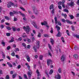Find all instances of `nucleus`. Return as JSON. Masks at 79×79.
I'll use <instances>...</instances> for the list:
<instances>
[{
  "mask_svg": "<svg viewBox=\"0 0 79 79\" xmlns=\"http://www.w3.org/2000/svg\"><path fill=\"white\" fill-rule=\"evenodd\" d=\"M27 68H28V70L29 71L28 72L27 74L28 75L29 79H31V75L32 74V71H31V69H30V66L29 65H27Z\"/></svg>",
  "mask_w": 79,
  "mask_h": 79,
  "instance_id": "f257e3e1",
  "label": "nucleus"
},
{
  "mask_svg": "<svg viewBox=\"0 0 79 79\" xmlns=\"http://www.w3.org/2000/svg\"><path fill=\"white\" fill-rule=\"evenodd\" d=\"M23 29L25 30V31H26L27 34H29V31H30V27L29 26H27L26 27L24 26L23 27Z\"/></svg>",
  "mask_w": 79,
  "mask_h": 79,
  "instance_id": "f03ea898",
  "label": "nucleus"
},
{
  "mask_svg": "<svg viewBox=\"0 0 79 79\" xmlns=\"http://www.w3.org/2000/svg\"><path fill=\"white\" fill-rule=\"evenodd\" d=\"M58 5H62V6L63 8H65V4H64V2H62L61 1H59L58 2Z\"/></svg>",
  "mask_w": 79,
  "mask_h": 79,
  "instance_id": "7ed1b4c3",
  "label": "nucleus"
},
{
  "mask_svg": "<svg viewBox=\"0 0 79 79\" xmlns=\"http://www.w3.org/2000/svg\"><path fill=\"white\" fill-rule=\"evenodd\" d=\"M54 20L55 21V23L56 24L58 23V25L59 26H61V23L59 21L58 22L57 21V17H55L54 18Z\"/></svg>",
  "mask_w": 79,
  "mask_h": 79,
  "instance_id": "20e7f679",
  "label": "nucleus"
},
{
  "mask_svg": "<svg viewBox=\"0 0 79 79\" xmlns=\"http://www.w3.org/2000/svg\"><path fill=\"white\" fill-rule=\"evenodd\" d=\"M13 5H14V3L12 2H10L8 3L7 8H10V7H11V6H13Z\"/></svg>",
  "mask_w": 79,
  "mask_h": 79,
  "instance_id": "39448f33",
  "label": "nucleus"
},
{
  "mask_svg": "<svg viewBox=\"0 0 79 79\" xmlns=\"http://www.w3.org/2000/svg\"><path fill=\"white\" fill-rule=\"evenodd\" d=\"M52 61L50 60H47V64L48 66H49L50 64H52Z\"/></svg>",
  "mask_w": 79,
  "mask_h": 79,
  "instance_id": "423d86ee",
  "label": "nucleus"
},
{
  "mask_svg": "<svg viewBox=\"0 0 79 79\" xmlns=\"http://www.w3.org/2000/svg\"><path fill=\"white\" fill-rule=\"evenodd\" d=\"M33 8L34 13L35 14V15H37V13H38V11L35 8V7H33Z\"/></svg>",
  "mask_w": 79,
  "mask_h": 79,
  "instance_id": "0eeeda50",
  "label": "nucleus"
},
{
  "mask_svg": "<svg viewBox=\"0 0 79 79\" xmlns=\"http://www.w3.org/2000/svg\"><path fill=\"white\" fill-rule=\"evenodd\" d=\"M36 45L37 48L39 49V47H40V42L39 41H36Z\"/></svg>",
  "mask_w": 79,
  "mask_h": 79,
  "instance_id": "6e6552de",
  "label": "nucleus"
},
{
  "mask_svg": "<svg viewBox=\"0 0 79 79\" xmlns=\"http://www.w3.org/2000/svg\"><path fill=\"white\" fill-rule=\"evenodd\" d=\"M41 24L42 26H46V25H48V23L47 22L44 21V23L42 22L41 23Z\"/></svg>",
  "mask_w": 79,
  "mask_h": 79,
  "instance_id": "1a4fd4ad",
  "label": "nucleus"
},
{
  "mask_svg": "<svg viewBox=\"0 0 79 79\" xmlns=\"http://www.w3.org/2000/svg\"><path fill=\"white\" fill-rule=\"evenodd\" d=\"M58 33L56 35V36L57 37H61V33L60 32V31H58Z\"/></svg>",
  "mask_w": 79,
  "mask_h": 79,
  "instance_id": "9d476101",
  "label": "nucleus"
},
{
  "mask_svg": "<svg viewBox=\"0 0 79 79\" xmlns=\"http://www.w3.org/2000/svg\"><path fill=\"white\" fill-rule=\"evenodd\" d=\"M74 3L73 2H71L70 3H69V6H74Z\"/></svg>",
  "mask_w": 79,
  "mask_h": 79,
  "instance_id": "9b49d317",
  "label": "nucleus"
},
{
  "mask_svg": "<svg viewBox=\"0 0 79 79\" xmlns=\"http://www.w3.org/2000/svg\"><path fill=\"white\" fill-rule=\"evenodd\" d=\"M73 57L75 58L76 59H78L79 58V56H78L77 54H75L73 55Z\"/></svg>",
  "mask_w": 79,
  "mask_h": 79,
  "instance_id": "f8f14e48",
  "label": "nucleus"
},
{
  "mask_svg": "<svg viewBox=\"0 0 79 79\" xmlns=\"http://www.w3.org/2000/svg\"><path fill=\"white\" fill-rule=\"evenodd\" d=\"M55 78H57V79H61V76L60 75V74H57V77H56V75L55 76Z\"/></svg>",
  "mask_w": 79,
  "mask_h": 79,
  "instance_id": "ddd939ff",
  "label": "nucleus"
},
{
  "mask_svg": "<svg viewBox=\"0 0 79 79\" xmlns=\"http://www.w3.org/2000/svg\"><path fill=\"white\" fill-rule=\"evenodd\" d=\"M19 13H20V15H21V16H23V18H25L26 17V16H25V15H24V14L21 13V11H19Z\"/></svg>",
  "mask_w": 79,
  "mask_h": 79,
  "instance_id": "4468645a",
  "label": "nucleus"
},
{
  "mask_svg": "<svg viewBox=\"0 0 79 79\" xmlns=\"http://www.w3.org/2000/svg\"><path fill=\"white\" fill-rule=\"evenodd\" d=\"M7 64L8 65L9 67H10V68H12L13 67V65L10 63L7 62Z\"/></svg>",
  "mask_w": 79,
  "mask_h": 79,
  "instance_id": "2eb2a0df",
  "label": "nucleus"
},
{
  "mask_svg": "<svg viewBox=\"0 0 79 79\" xmlns=\"http://www.w3.org/2000/svg\"><path fill=\"white\" fill-rule=\"evenodd\" d=\"M32 24L35 27V28H37V25H36V24H35V23L34 22H32Z\"/></svg>",
  "mask_w": 79,
  "mask_h": 79,
  "instance_id": "dca6fc26",
  "label": "nucleus"
},
{
  "mask_svg": "<svg viewBox=\"0 0 79 79\" xmlns=\"http://www.w3.org/2000/svg\"><path fill=\"white\" fill-rule=\"evenodd\" d=\"M75 50H79V47L77 45H75L74 47Z\"/></svg>",
  "mask_w": 79,
  "mask_h": 79,
  "instance_id": "f3484780",
  "label": "nucleus"
},
{
  "mask_svg": "<svg viewBox=\"0 0 79 79\" xmlns=\"http://www.w3.org/2000/svg\"><path fill=\"white\" fill-rule=\"evenodd\" d=\"M53 70L52 69H51L49 72V74H50V75H51V74H53Z\"/></svg>",
  "mask_w": 79,
  "mask_h": 79,
  "instance_id": "a211bd4d",
  "label": "nucleus"
},
{
  "mask_svg": "<svg viewBox=\"0 0 79 79\" xmlns=\"http://www.w3.org/2000/svg\"><path fill=\"white\" fill-rule=\"evenodd\" d=\"M56 28H57V32L60 31V27L59 26H56Z\"/></svg>",
  "mask_w": 79,
  "mask_h": 79,
  "instance_id": "6ab92c4d",
  "label": "nucleus"
},
{
  "mask_svg": "<svg viewBox=\"0 0 79 79\" xmlns=\"http://www.w3.org/2000/svg\"><path fill=\"white\" fill-rule=\"evenodd\" d=\"M73 36L74 37H76L77 38V39H79V35H75L74 34L73 35Z\"/></svg>",
  "mask_w": 79,
  "mask_h": 79,
  "instance_id": "aec40b11",
  "label": "nucleus"
},
{
  "mask_svg": "<svg viewBox=\"0 0 79 79\" xmlns=\"http://www.w3.org/2000/svg\"><path fill=\"white\" fill-rule=\"evenodd\" d=\"M16 76H17V73H15V74H13L12 75L13 79H15V78L16 77Z\"/></svg>",
  "mask_w": 79,
  "mask_h": 79,
  "instance_id": "412c9836",
  "label": "nucleus"
},
{
  "mask_svg": "<svg viewBox=\"0 0 79 79\" xmlns=\"http://www.w3.org/2000/svg\"><path fill=\"white\" fill-rule=\"evenodd\" d=\"M2 58L3 59H5V54L3 52H2Z\"/></svg>",
  "mask_w": 79,
  "mask_h": 79,
  "instance_id": "4be33fe9",
  "label": "nucleus"
},
{
  "mask_svg": "<svg viewBox=\"0 0 79 79\" xmlns=\"http://www.w3.org/2000/svg\"><path fill=\"white\" fill-rule=\"evenodd\" d=\"M53 4H52L50 6L49 9L50 10H52V9H53Z\"/></svg>",
  "mask_w": 79,
  "mask_h": 79,
  "instance_id": "5701e85b",
  "label": "nucleus"
},
{
  "mask_svg": "<svg viewBox=\"0 0 79 79\" xmlns=\"http://www.w3.org/2000/svg\"><path fill=\"white\" fill-rule=\"evenodd\" d=\"M6 29L8 31H10V30H11V28L9 26H6Z\"/></svg>",
  "mask_w": 79,
  "mask_h": 79,
  "instance_id": "b1692460",
  "label": "nucleus"
},
{
  "mask_svg": "<svg viewBox=\"0 0 79 79\" xmlns=\"http://www.w3.org/2000/svg\"><path fill=\"white\" fill-rule=\"evenodd\" d=\"M50 42L52 45H53V43L54 42V40H53V39L51 38Z\"/></svg>",
  "mask_w": 79,
  "mask_h": 79,
  "instance_id": "393cba45",
  "label": "nucleus"
},
{
  "mask_svg": "<svg viewBox=\"0 0 79 79\" xmlns=\"http://www.w3.org/2000/svg\"><path fill=\"white\" fill-rule=\"evenodd\" d=\"M4 17L5 19L8 20H10V18L8 16H5Z\"/></svg>",
  "mask_w": 79,
  "mask_h": 79,
  "instance_id": "a878e982",
  "label": "nucleus"
},
{
  "mask_svg": "<svg viewBox=\"0 0 79 79\" xmlns=\"http://www.w3.org/2000/svg\"><path fill=\"white\" fill-rule=\"evenodd\" d=\"M33 50H34L35 52H37V49L35 48V46H34L33 48Z\"/></svg>",
  "mask_w": 79,
  "mask_h": 79,
  "instance_id": "bb28decb",
  "label": "nucleus"
},
{
  "mask_svg": "<svg viewBox=\"0 0 79 79\" xmlns=\"http://www.w3.org/2000/svg\"><path fill=\"white\" fill-rule=\"evenodd\" d=\"M69 16L70 17V19H73L74 18V16H73V15H69Z\"/></svg>",
  "mask_w": 79,
  "mask_h": 79,
  "instance_id": "cd10ccee",
  "label": "nucleus"
},
{
  "mask_svg": "<svg viewBox=\"0 0 79 79\" xmlns=\"http://www.w3.org/2000/svg\"><path fill=\"white\" fill-rule=\"evenodd\" d=\"M12 29H13V31H14V32H15V31H16V28L14 27H12Z\"/></svg>",
  "mask_w": 79,
  "mask_h": 79,
  "instance_id": "c85d7f7f",
  "label": "nucleus"
},
{
  "mask_svg": "<svg viewBox=\"0 0 79 79\" xmlns=\"http://www.w3.org/2000/svg\"><path fill=\"white\" fill-rule=\"evenodd\" d=\"M14 51L15 52H17V51H19V48H15Z\"/></svg>",
  "mask_w": 79,
  "mask_h": 79,
  "instance_id": "c756f323",
  "label": "nucleus"
},
{
  "mask_svg": "<svg viewBox=\"0 0 79 79\" xmlns=\"http://www.w3.org/2000/svg\"><path fill=\"white\" fill-rule=\"evenodd\" d=\"M65 58L64 55H63L61 57L60 60H64Z\"/></svg>",
  "mask_w": 79,
  "mask_h": 79,
  "instance_id": "7c9ffc66",
  "label": "nucleus"
},
{
  "mask_svg": "<svg viewBox=\"0 0 79 79\" xmlns=\"http://www.w3.org/2000/svg\"><path fill=\"white\" fill-rule=\"evenodd\" d=\"M22 45L23 46V47H24L25 48H26V44L24 43H22Z\"/></svg>",
  "mask_w": 79,
  "mask_h": 79,
  "instance_id": "2f4dec72",
  "label": "nucleus"
},
{
  "mask_svg": "<svg viewBox=\"0 0 79 79\" xmlns=\"http://www.w3.org/2000/svg\"><path fill=\"white\" fill-rule=\"evenodd\" d=\"M71 28H72V31H75V29H74V27L73 26H71Z\"/></svg>",
  "mask_w": 79,
  "mask_h": 79,
  "instance_id": "473e14b6",
  "label": "nucleus"
},
{
  "mask_svg": "<svg viewBox=\"0 0 79 79\" xmlns=\"http://www.w3.org/2000/svg\"><path fill=\"white\" fill-rule=\"evenodd\" d=\"M63 11H64V12H66L67 13H69V10L66 9H64L63 10Z\"/></svg>",
  "mask_w": 79,
  "mask_h": 79,
  "instance_id": "72a5a7b5",
  "label": "nucleus"
},
{
  "mask_svg": "<svg viewBox=\"0 0 79 79\" xmlns=\"http://www.w3.org/2000/svg\"><path fill=\"white\" fill-rule=\"evenodd\" d=\"M66 32H67V34L68 35H69V36H70V35L69 34V30H66Z\"/></svg>",
  "mask_w": 79,
  "mask_h": 79,
  "instance_id": "f704fd0d",
  "label": "nucleus"
},
{
  "mask_svg": "<svg viewBox=\"0 0 79 79\" xmlns=\"http://www.w3.org/2000/svg\"><path fill=\"white\" fill-rule=\"evenodd\" d=\"M11 55L12 56H15V52H13L11 53Z\"/></svg>",
  "mask_w": 79,
  "mask_h": 79,
  "instance_id": "c9c22d12",
  "label": "nucleus"
},
{
  "mask_svg": "<svg viewBox=\"0 0 79 79\" xmlns=\"http://www.w3.org/2000/svg\"><path fill=\"white\" fill-rule=\"evenodd\" d=\"M5 19H3L1 20V23H5Z\"/></svg>",
  "mask_w": 79,
  "mask_h": 79,
  "instance_id": "e433bc0d",
  "label": "nucleus"
},
{
  "mask_svg": "<svg viewBox=\"0 0 79 79\" xmlns=\"http://www.w3.org/2000/svg\"><path fill=\"white\" fill-rule=\"evenodd\" d=\"M6 79H10V76H9V75H6Z\"/></svg>",
  "mask_w": 79,
  "mask_h": 79,
  "instance_id": "4c0bfd02",
  "label": "nucleus"
},
{
  "mask_svg": "<svg viewBox=\"0 0 79 79\" xmlns=\"http://www.w3.org/2000/svg\"><path fill=\"white\" fill-rule=\"evenodd\" d=\"M61 21L62 23H66V20L64 19H61Z\"/></svg>",
  "mask_w": 79,
  "mask_h": 79,
  "instance_id": "58836bf2",
  "label": "nucleus"
},
{
  "mask_svg": "<svg viewBox=\"0 0 79 79\" xmlns=\"http://www.w3.org/2000/svg\"><path fill=\"white\" fill-rule=\"evenodd\" d=\"M14 41V40H13V38L11 39L9 41V43H11V42H13Z\"/></svg>",
  "mask_w": 79,
  "mask_h": 79,
  "instance_id": "ea45409f",
  "label": "nucleus"
},
{
  "mask_svg": "<svg viewBox=\"0 0 79 79\" xmlns=\"http://www.w3.org/2000/svg\"><path fill=\"white\" fill-rule=\"evenodd\" d=\"M42 58H43V56L40 55L39 56V59L40 60H42Z\"/></svg>",
  "mask_w": 79,
  "mask_h": 79,
  "instance_id": "a19ab883",
  "label": "nucleus"
},
{
  "mask_svg": "<svg viewBox=\"0 0 79 79\" xmlns=\"http://www.w3.org/2000/svg\"><path fill=\"white\" fill-rule=\"evenodd\" d=\"M20 9H21V10H22L23 11H26V10H25V9H24V8H23V7H20Z\"/></svg>",
  "mask_w": 79,
  "mask_h": 79,
  "instance_id": "79ce46f5",
  "label": "nucleus"
},
{
  "mask_svg": "<svg viewBox=\"0 0 79 79\" xmlns=\"http://www.w3.org/2000/svg\"><path fill=\"white\" fill-rule=\"evenodd\" d=\"M51 13L52 14H54V13H55V9H52V10L51 11Z\"/></svg>",
  "mask_w": 79,
  "mask_h": 79,
  "instance_id": "37998d69",
  "label": "nucleus"
},
{
  "mask_svg": "<svg viewBox=\"0 0 79 79\" xmlns=\"http://www.w3.org/2000/svg\"><path fill=\"white\" fill-rule=\"evenodd\" d=\"M17 40L18 41H21V40H22V38L21 37H20V38H19Z\"/></svg>",
  "mask_w": 79,
  "mask_h": 79,
  "instance_id": "c03bdc74",
  "label": "nucleus"
},
{
  "mask_svg": "<svg viewBox=\"0 0 79 79\" xmlns=\"http://www.w3.org/2000/svg\"><path fill=\"white\" fill-rule=\"evenodd\" d=\"M38 37H41V34L40 33H38Z\"/></svg>",
  "mask_w": 79,
  "mask_h": 79,
  "instance_id": "a18cd8bd",
  "label": "nucleus"
},
{
  "mask_svg": "<svg viewBox=\"0 0 79 79\" xmlns=\"http://www.w3.org/2000/svg\"><path fill=\"white\" fill-rule=\"evenodd\" d=\"M61 40L63 42H64V38H63V37L61 38Z\"/></svg>",
  "mask_w": 79,
  "mask_h": 79,
  "instance_id": "49530a36",
  "label": "nucleus"
},
{
  "mask_svg": "<svg viewBox=\"0 0 79 79\" xmlns=\"http://www.w3.org/2000/svg\"><path fill=\"white\" fill-rule=\"evenodd\" d=\"M58 71L59 73H61V68L59 69L58 70Z\"/></svg>",
  "mask_w": 79,
  "mask_h": 79,
  "instance_id": "de8ad7c7",
  "label": "nucleus"
},
{
  "mask_svg": "<svg viewBox=\"0 0 79 79\" xmlns=\"http://www.w3.org/2000/svg\"><path fill=\"white\" fill-rule=\"evenodd\" d=\"M51 30L50 31V32L51 33V34H53V28H51Z\"/></svg>",
  "mask_w": 79,
  "mask_h": 79,
  "instance_id": "09e8293b",
  "label": "nucleus"
},
{
  "mask_svg": "<svg viewBox=\"0 0 79 79\" xmlns=\"http://www.w3.org/2000/svg\"><path fill=\"white\" fill-rule=\"evenodd\" d=\"M6 35L8 37L10 36V33H7L6 34Z\"/></svg>",
  "mask_w": 79,
  "mask_h": 79,
  "instance_id": "8fccbe9b",
  "label": "nucleus"
},
{
  "mask_svg": "<svg viewBox=\"0 0 79 79\" xmlns=\"http://www.w3.org/2000/svg\"><path fill=\"white\" fill-rule=\"evenodd\" d=\"M44 37H48L49 36H48L47 34H44Z\"/></svg>",
  "mask_w": 79,
  "mask_h": 79,
  "instance_id": "3c124183",
  "label": "nucleus"
},
{
  "mask_svg": "<svg viewBox=\"0 0 79 79\" xmlns=\"http://www.w3.org/2000/svg\"><path fill=\"white\" fill-rule=\"evenodd\" d=\"M10 16H13V15H14V14H13V13L12 12H10Z\"/></svg>",
  "mask_w": 79,
  "mask_h": 79,
  "instance_id": "603ef678",
  "label": "nucleus"
},
{
  "mask_svg": "<svg viewBox=\"0 0 79 79\" xmlns=\"http://www.w3.org/2000/svg\"><path fill=\"white\" fill-rule=\"evenodd\" d=\"M48 46L49 48H50V49H52V47L50 45V44H48Z\"/></svg>",
  "mask_w": 79,
  "mask_h": 79,
  "instance_id": "864d4df0",
  "label": "nucleus"
},
{
  "mask_svg": "<svg viewBox=\"0 0 79 79\" xmlns=\"http://www.w3.org/2000/svg\"><path fill=\"white\" fill-rule=\"evenodd\" d=\"M24 78H25V79H27V75H26V74H24Z\"/></svg>",
  "mask_w": 79,
  "mask_h": 79,
  "instance_id": "5fc2aeb1",
  "label": "nucleus"
},
{
  "mask_svg": "<svg viewBox=\"0 0 79 79\" xmlns=\"http://www.w3.org/2000/svg\"><path fill=\"white\" fill-rule=\"evenodd\" d=\"M58 8H59V9L60 10H61L62 7H61V6L60 5L58 6Z\"/></svg>",
  "mask_w": 79,
  "mask_h": 79,
  "instance_id": "6e6d98bb",
  "label": "nucleus"
},
{
  "mask_svg": "<svg viewBox=\"0 0 79 79\" xmlns=\"http://www.w3.org/2000/svg\"><path fill=\"white\" fill-rule=\"evenodd\" d=\"M0 27L1 28V29H3V28L4 27V26L3 25H0Z\"/></svg>",
  "mask_w": 79,
  "mask_h": 79,
  "instance_id": "4d7b16f0",
  "label": "nucleus"
},
{
  "mask_svg": "<svg viewBox=\"0 0 79 79\" xmlns=\"http://www.w3.org/2000/svg\"><path fill=\"white\" fill-rule=\"evenodd\" d=\"M48 55H50V56H52V54H51V53H50V52H48Z\"/></svg>",
  "mask_w": 79,
  "mask_h": 79,
  "instance_id": "13d9d810",
  "label": "nucleus"
},
{
  "mask_svg": "<svg viewBox=\"0 0 79 79\" xmlns=\"http://www.w3.org/2000/svg\"><path fill=\"white\" fill-rule=\"evenodd\" d=\"M17 20V18L15 17L14 18V21H16Z\"/></svg>",
  "mask_w": 79,
  "mask_h": 79,
  "instance_id": "bf43d9fd",
  "label": "nucleus"
},
{
  "mask_svg": "<svg viewBox=\"0 0 79 79\" xmlns=\"http://www.w3.org/2000/svg\"><path fill=\"white\" fill-rule=\"evenodd\" d=\"M27 60H30V57L28 56H26Z\"/></svg>",
  "mask_w": 79,
  "mask_h": 79,
  "instance_id": "052dcab7",
  "label": "nucleus"
},
{
  "mask_svg": "<svg viewBox=\"0 0 79 79\" xmlns=\"http://www.w3.org/2000/svg\"><path fill=\"white\" fill-rule=\"evenodd\" d=\"M5 24H6V26H9L10 25V23H5Z\"/></svg>",
  "mask_w": 79,
  "mask_h": 79,
  "instance_id": "680f3d73",
  "label": "nucleus"
},
{
  "mask_svg": "<svg viewBox=\"0 0 79 79\" xmlns=\"http://www.w3.org/2000/svg\"><path fill=\"white\" fill-rule=\"evenodd\" d=\"M11 48V47L10 46H8L7 47V50H10V48Z\"/></svg>",
  "mask_w": 79,
  "mask_h": 79,
  "instance_id": "e2e57ef3",
  "label": "nucleus"
},
{
  "mask_svg": "<svg viewBox=\"0 0 79 79\" xmlns=\"http://www.w3.org/2000/svg\"><path fill=\"white\" fill-rule=\"evenodd\" d=\"M15 56L17 58H18V59H19V56H18V55H15Z\"/></svg>",
  "mask_w": 79,
  "mask_h": 79,
  "instance_id": "0e129e2a",
  "label": "nucleus"
},
{
  "mask_svg": "<svg viewBox=\"0 0 79 79\" xmlns=\"http://www.w3.org/2000/svg\"><path fill=\"white\" fill-rule=\"evenodd\" d=\"M64 18H65V19L67 17V15H66V14H64Z\"/></svg>",
  "mask_w": 79,
  "mask_h": 79,
  "instance_id": "69168bd1",
  "label": "nucleus"
},
{
  "mask_svg": "<svg viewBox=\"0 0 79 79\" xmlns=\"http://www.w3.org/2000/svg\"><path fill=\"white\" fill-rule=\"evenodd\" d=\"M27 41L28 42H29V43H30V42H31V39H28Z\"/></svg>",
  "mask_w": 79,
  "mask_h": 79,
  "instance_id": "338daca9",
  "label": "nucleus"
},
{
  "mask_svg": "<svg viewBox=\"0 0 79 79\" xmlns=\"http://www.w3.org/2000/svg\"><path fill=\"white\" fill-rule=\"evenodd\" d=\"M31 17L32 19H35V16L34 15H32Z\"/></svg>",
  "mask_w": 79,
  "mask_h": 79,
  "instance_id": "774afa93",
  "label": "nucleus"
}]
</instances>
